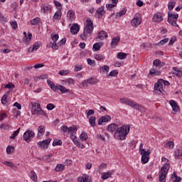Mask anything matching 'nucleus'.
Segmentation results:
<instances>
[{"mask_svg": "<svg viewBox=\"0 0 182 182\" xmlns=\"http://www.w3.org/2000/svg\"><path fill=\"white\" fill-rule=\"evenodd\" d=\"M107 132H110V133H114V137L117 140H124L126 136L130 132V126L122 125L119 128L117 124H111L107 127Z\"/></svg>", "mask_w": 182, "mask_h": 182, "instance_id": "obj_1", "label": "nucleus"}, {"mask_svg": "<svg viewBox=\"0 0 182 182\" xmlns=\"http://www.w3.org/2000/svg\"><path fill=\"white\" fill-rule=\"evenodd\" d=\"M121 103H124V105H127L128 106H130L132 107V109H135V110H138V112H141V113H145L146 112V108L144 107L139 105L136 102H134L127 98H120L119 99Z\"/></svg>", "mask_w": 182, "mask_h": 182, "instance_id": "obj_2", "label": "nucleus"}, {"mask_svg": "<svg viewBox=\"0 0 182 182\" xmlns=\"http://www.w3.org/2000/svg\"><path fill=\"white\" fill-rule=\"evenodd\" d=\"M170 170V161L168 159L166 160V162L163 165L159 171V181L160 182H166V176Z\"/></svg>", "mask_w": 182, "mask_h": 182, "instance_id": "obj_3", "label": "nucleus"}, {"mask_svg": "<svg viewBox=\"0 0 182 182\" xmlns=\"http://www.w3.org/2000/svg\"><path fill=\"white\" fill-rule=\"evenodd\" d=\"M93 32V23H88L84 28V32L80 35L81 39L82 41H86L87 39V35H90Z\"/></svg>", "mask_w": 182, "mask_h": 182, "instance_id": "obj_4", "label": "nucleus"}, {"mask_svg": "<svg viewBox=\"0 0 182 182\" xmlns=\"http://www.w3.org/2000/svg\"><path fill=\"white\" fill-rule=\"evenodd\" d=\"M33 137H35V132L32 130H27L23 135V139L26 143H30Z\"/></svg>", "mask_w": 182, "mask_h": 182, "instance_id": "obj_5", "label": "nucleus"}, {"mask_svg": "<svg viewBox=\"0 0 182 182\" xmlns=\"http://www.w3.org/2000/svg\"><path fill=\"white\" fill-rule=\"evenodd\" d=\"M177 19H178V14H173L172 13L168 14V23H177Z\"/></svg>", "mask_w": 182, "mask_h": 182, "instance_id": "obj_6", "label": "nucleus"}, {"mask_svg": "<svg viewBox=\"0 0 182 182\" xmlns=\"http://www.w3.org/2000/svg\"><path fill=\"white\" fill-rule=\"evenodd\" d=\"M80 30V26L77 23H73L70 28V32L72 35H77L79 31Z\"/></svg>", "mask_w": 182, "mask_h": 182, "instance_id": "obj_7", "label": "nucleus"}, {"mask_svg": "<svg viewBox=\"0 0 182 182\" xmlns=\"http://www.w3.org/2000/svg\"><path fill=\"white\" fill-rule=\"evenodd\" d=\"M169 105H171L172 109H173V114H176L178 110H180V107L177 105V102L174 101L173 100L169 101Z\"/></svg>", "mask_w": 182, "mask_h": 182, "instance_id": "obj_8", "label": "nucleus"}, {"mask_svg": "<svg viewBox=\"0 0 182 182\" xmlns=\"http://www.w3.org/2000/svg\"><path fill=\"white\" fill-rule=\"evenodd\" d=\"M86 83H88V85H97V83H99V80L95 77H91L82 82V85H86Z\"/></svg>", "mask_w": 182, "mask_h": 182, "instance_id": "obj_9", "label": "nucleus"}, {"mask_svg": "<svg viewBox=\"0 0 182 182\" xmlns=\"http://www.w3.org/2000/svg\"><path fill=\"white\" fill-rule=\"evenodd\" d=\"M154 89L156 90H158L159 92H160V93H162V94H164L166 92L164 91V90H163V84L161 82L160 80H159L158 82L155 83Z\"/></svg>", "mask_w": 182, "mask_h": 182, "instance_id": "obj_10", "label": "nucleus"}, {"mask_svg": "<svg viewBox=\"0 0 182 182\" xmlns=\"http://www.w3.org/2000/svg\"><path fill=\"white\" fill-rule=\"evenodd\" d=\"M32 106V114L35 115L38 112V110L41 109V104L31 102Z\"/></svg>", "mask_w": 182, "mask_h": 182, "instance_id": "obj_11", "label": "nucleus"}, {"mask_svg": "<svg viewBox=\"0 0 182 182\" xmlns=\"http://www.w3.org/2000/svg\"><path fill=\"white\" fill-rule=\"evenodd\" d=\"M105 14H106V11H105V8L103 6H101L99 9H97V10L96 11L95 16L96 18H102V16H103Z\"/></svg>", "mask_w": 182, "mask_h": 182, "instance_id": "obj_12", "label": "nucleus"}, {"mask_svg": "<svg viewBox=\"0 0 182 182\" xmlns=\"http://www.w3.org/2000/svg\"><path fill=\"white\" fill-rule=\"evenodd\" d=\"M50 139H46L38 142V144L41 149H48V145L50 143Z\"/></svg>", "mask_w": 182, "mask_h": 182, "instance_id": "obj_13", "label": "nucleus"}, {"mask_svg": "<svg viewBox=\"0 0 182 182\" xmlns=\"http://www.w3.org/2000/svg\"><path fill=\"white\" fill-rule=\"evenodd\" d=\"M41 48V43L39 42H36L32 47H29L28 52L33 53L35 50H38Z\"/></svg>", "mask_w": 182, "mask_h": 182, "instance_id": "obj_14", "label": "nucleus"}, {"mask_svg": "<svg viewBox=\"0 0 182 182\" xmlns=\"http://www.w3.org/2000/svg\"><path fill=\"white\" fill-rule=\"evenodd\" d=\"M153 22H156V23L163 22V16H161V14L156 13L153 17Z\"/></svg>", "mask_w": 182, "mask_h": 182, "instance_id": "obj_15", "label": "nucleus"}, {"mask_svg": "<svg viewBox=\"0 0 182 182\" xmlns=\"http://www.w3.org/2000/svg\"><path fill=\"white\" fill-rule=\"evenodd\" d=\"M31 41H32V34L31 33V32H28V36H24V38H23V42L26 45H29V43H31Z\"/></svg>", "mask_w": 182, "mask_h": 182, "instance_id": "obj_16", "label": "nucleus"}, {"mask_svg": "<svg viewBox=\"0 0 182 182\" xmlns=\"http://www.w3.org/2000/svg\"><path fill=\"white\" fill-rule=\"evenodd\" d=\"M97 39H100V41H104V39H107V33L105 31H101L98 32V36Z\"/></svg>", "mask_w": 182, "mask_h": 182, "instance_id": "obj_17", "label": "nucleus"}, {"mask_svg": "<svg viewBox=\"0 0 182 182\" xmlns=\"http://www.w3.org/2000/svg\"><path fill=\"white\" fill-rule=\"evenodd\" d=\"M67 18L68 22H73V21H75V11H73V10L68 11V12L67 13Z\"/></svg>", "mask_w": 182, "mask_h": 182, "instance_id": "obj_18", "label": "nucleus"}, {"mask_svg": "<svg viewBox=\"0 0 182 182\" xmlns=\"http://www.w3.org/2000/svg\"><path fill=\"white\" fill-rule=\"evenodd\" d=\"M110 120H112V118L109 115L102 117L98 120V124L100 126L102 123H107V122H110Z\"/></svg>", "mask_w": 182, "mask_h": 182, "instance_id": "obj_19", "label": "nucleus"}, {"mask_svg": "<svg viewBox=\"0 0 182 182\" xmlns=\"http://www.w3.org/2000/svg\"><path fill=\"white\" fill-rule=\"evenodd\" d=\"M131 23H141V16L140 14H136L132 20Z\"/></svg>", "mask_w": 182, "mask_h": 182, "instance_id": "obj_20", "label": "nucleus"}, {"mask_svg": "<svg viewBox=\"0 0 182 182\" xmlns=\"http://www.w3.org/2000/svg\"><path fill=\"white\" fill-rule=\"evenodd\" d=\"M153 65L155 68H159V69H160V68H163V66H164V63L161 62L159 59H156L154 60Z\"/></svg>", "mask_w": 182, "mask_h": 182, "instance_id": "obj_21", "label": "nucleus"}, {"mask_svg": "<svg viewBox=\"0 0 182 182\" xmlns=\"http://www.w3.org/2000/svg\"><path fill=\"white\" fill-rule=\"evenodd\" d=\"M102 180H107L109 177H112V175L113 174V171H109L108 172L102 173Z\"/></svg>", "mask_w": 182, "mask_h": 182, "instance_id": "obj_22", "label": "nucleus"}, {"mask_svg": "<svg viewBox=\"0 0 182 182\" xmlns=\"http://www.w3.org/2000/svg\"><path fill=\"white\" fill-rule=\"evenodd\" d=\"M41 9H43V14H46L48 11L50 12L52 11V6L50 4H46L42 6Z\"/></svg>", "mask_w": 182, "mask_h": 182, "instance_id": "obj_23", "label": "nucleus"}, {"mask_svg": "<svg viewBox=\"0 0 182 182\" xmlns=\"http://www.w3.org/2000/svg\"><path fill=\"white\" fill-rule=\"evenodd\" d=\"M102 46H103V43H95L92 46V49L97 52V50H100Z\"/></svg>", "mask_w": 182, "mask_h": 182, "instance_id": "obj_24", "label": "nucleus"}, {"mask_svg": "<svg viewBox=\"0 0 182 182\" xmlns=\"http://www.w3.org/2000/svg\"><path fill=\"white\" fill-rule=\"evenodd\" d=\"M120 42V37L113 38L111 42V46L114 47L117 46V43Z\"/></svg>", "mask_w": 182, "mask_h": 182, "instance_id": "obj_25", "label": "nucleus"}, {"mask_svg": "<svg viewBox=\"0 0 182 182\" xmlns=\"http://www.w3.org/2000/svg\"><path fill=\"white\" fill-rule=\"evenodd\" d=\"M60 18H62V13L60 12V11H57L53 16V20L58 21L60 19Z\"/></svg>", "mask_w": 182, "mask_h": 182, "instance_id": "obj_26", "label": "nucleus"}, {"mask_svg": "<svg viewBox=\"0 0 182 182\" xmlns=\"http://www.w3.org/2000/svg\"><path fill=\"white\" fill-rule=\"evenodd\" d=\"M161 73L160 71L156 70V68H152L149 71L151 76H159Z\"/></svg>", "mask_w": 182, "mask_h": 182, "instance_id": "obj_27", "label": "nucleus"}, {"mask_svg": "<svg viewBox=\"0 0 182 182\" xmlns=\"http://www.w3.org/2000/svg\"><path fill=\"white\" fill-rule=\"evenodd\" d=\"M89 123L92 127H95L96 126V117H90L89 118Z\"/></svg>", "mask_w": 182, "mask_h": 182, "instance_id": "obj_28", "label": "nucleus"}, {"mask_svg": "<svg viewBox=\"0 0 182 182\" xmlns=\"http://www.w3.org/2000/svg\"><path fill=\"white\" fill-rule=\"evenodd\" d=\"M65 170V165L58 164L55 168V171H63Z\"/></svg>", "mask_w": 182, "mask_h": 182, "instance_id": "obj_29", "label": "nucleus"}, {"mask_svg": "<svg viewBox=\"0 0 182 182\" xmlns=\"http://www.w3.org/2000/svg\"><path fill=\"white\" fill-rule=\"evenodd\" d=\"M109 66L108 65H103L100 68V73H107L109 72Z\"/></svg>", "mask_w": 182, "mask_h": 182, "instance_id": "obj_30", "label": "nucleus"}, {"mask_svg": "<svg viewBox=\"0 0 182 182\" xmlns=\"http://www.w3.org/2000/svg\"><path fill=\"white\" fill-rule=\"evenodd\" d=\"M150 153L149 151H146L145 149H141L140 152L141 157H150Z\"/></svg>", "mask_w": 182, "mask_h": 182, "instance_id": "obj_31", "label": "nucleus"}, {"mask_svg": "<svg viewBox=\"0 0 182 182\" xmlns=\"http://www.w3.org/2000/svg\"><path fill=\"white\" fill-rule=\"evenodd\" d=\"M117 58L120 60L126 59V58H127V54L120 52L117 54Z\"/></svg>", "mask_w": 182, "mask_h": 182, "instance_id": "obj_32", "label": "nucleus"}, {"mask_svg": "<svg viewBox=\"0 0 182 182\" xmlns=\"http://www.w3.org/2000/svg\"><path fill=\"white\" fill-rule=\"evenodd\" d=\"M31 178L33 180V181H38V176L36 175V173H35L33 171H31Z\"/></svg>", "mask_w": 182, "mask_h": 182, "instance_id": "obj_33", "label": "nucleus"}, {"mask_svg": "<svg viewBox=\"0 0 182 182\" xmlns=\"http://www.w3.org/2000/svg\"><path fill=\"white\" fill-rule=\"evenodd\" d=\"M52 154H48V155H44L43 156V160H46V161H48V163H50V161H53V159H49L50 157H52Z\"/></svg>", "mask_w": 182, "mask_h": 182, "instance_id": "obj_34", "label": "nucleus"}, {"mask_svg": "<svg viewBox=\"0 0 182 182\" xmlns=\"http://www.w3.org/2000/svg\"><path fill=\"white\" fill-rule=\"evenodd\" d=\"M58 90L61 92V93H68L69 92V90L67 89L66 87H63V85H58Z\"/></svg>", "mask_w": 182, "mask_h": 182, "instance_id": "obj_35", "label": "nucleus"}, {"mask_svg": "<svg viewBox=\"0 0 182 182\" xmlns=\"http://www.w3.org/2000/svg\"><path fill=\"white\" fill-rule=\"evenodd\" d=\"M182 156V147L178 148L175 151V156L176 157H181Z\"/></svg>", "mask_w": 182, "mask_h": 182, "instance_id": "obj_36", "label": "nucleus"}, {"mask_svg": "<svg viewBox=\"0 0 182 182\" xmlns=\"http://www.w3.org/2000/svg\"><path fill=\"white\" fill-rule=\"evenodd\" d=\"M80 139L82 141H86V140H87V134H86V132H82L80 136Z\"/></svg>", "mask_w": 182, "mask_h": 182, "instance_id": "obj_37", "label": "nucleus"}, {"mask_svg": "<svg viewBox=\"0 0 182 182\" xmlns=\"http://www.w3.org/2000/svg\"><path fill=\"white\" fill-rule=\"evenodd\" d=\"M141 160L142 164H146V163H149V160H150V156H141Z\"/></svg>", "mask_w": 182, "mask_h": 182, "instance_id": "obj_38", "label": "nucleus"}, {"mask_svg": "<svg viewBox=\"0 0 182 182\" xmlns=\"http://www.w3.org/2000/svg\"><path fill=\"white\" fill-rule=\"evenodd\" d=\"M77 132V128L75 125H73L68 128V133H75Z\"/></svg>", "mask_w": 182, "mask_h": 182, "instance_id": "obj_39", "label": "nucleus"}, {"mask_svg": "<svg viewBox=\"0 0 182 182\" xmlns=\"http://www.w3.org/2000/svg\"><path fill=\"white\" fill-rule=\"evenodd\" d=\"M166 147H168L169 149H174V141H169L166 142Z\"/></svg>", "mask_w": 182, "mask_h": 182, "instance_id": "obj_40", "label": "nucleus"}, {"mask_svg": "<svg viewBox=\"0 0 182 182\" xmlns=\"http://www.w3.org/2000/svg\"><path fill=\"white\" fill-rule=\"evenodd\" d=\"M174 6H176V2L175 1H171L168 4V9L169 11H172V9H174Z\"/></svg>", "mask_w": 182, "mask_h": 182, "instance_id": "obj_41", "label": "nucleus"}, {"mask_svg": "<svg viewBox=\"0 0 182 182\" xmlns=\"http://www.w3.org/2000/svg\"><path fill=\"white\" fill-rule=\"evenodd\" d=\"M14 150H15V148L12 146H9L6 148V153L7 154H11V153H14Z\"/></svg>", "mask_w": 182, "mask_h": 182, "instance_id": "obj_42", "label": "nucleus"}, {"mask_svg": "<svg viewBox=\"0 0 182 182\" xmlns=\"http://www.w3.org/2000/svg\"><path fill=\"white\" fill-rule=\"evenodd\" d=\"M7 97L6 95H4L2 97H1V103L2 105H4V106H8V101L6 100Z\"/></svg>", "mask_w": 182, "mask_h": 182, "instance_id": "obj_43", "label": "nucleus"}, {"mask_svg": "<svg viewBox=\"0 0 182 182\" xmlns=\"http://www.w3.org/2000/svg\"><path fill=\"white\" fill-rule=\"evenodd\" d=\"M54 4L56 6L57 9H58V11H60L62 10V4L59 3V1L54 0Z\"/></svg>", "mask_w": 182, "mask_h": 182, "instance_id": "obj_44", "label": "nucleus"}, {"mask_svg": "<svg viewBox=\"0 0 182 182\" xmlns=\"http://www.w3.org/2000/svg\"><path fill=\"white\" fill-rule=\"evenodd\" d=\"M19 132H21V128H18L16 131H14L12 136H10V139H15L16 136H18V134H19Z\"/></svg>", "mask_w": 182, "mask_h": 182, "instance_id": "obj_45", "label": "nucleus"}, {"mask_svg": "<svg viewBox=\"0 0 182 182\" xmlns=\"http://www.w3.org/2000/svg\"><path fill=\"white\" fill-rule=\"evenodd\" d=\"M53 146H62V140L54 139V141L53 142Z\"/></svg>", "mask_w": 182, "mask_h": 182, "instance_id": "obj_46", "label": "nucleus"}, {"mask_svg": "<svg viewBox=\"0 0 182 182\" xmlns=\"http://www.w3.org/2000/svg\"><path fill=\"white\" fill-rule=\"evenodd\" d=\"M87 62L90 66H95L96 65V61L95 60H92L90 58L87 59Z\"/></svg>", "mask_w": 182, "mask_h": 182, "instance_id": "obj_47", "label": "nucleus"}, {"mask_svg": "<svg viewBox=\"0 0 182 182\" xmlns=\"http://www.w3.org/2000/svg\"><path fill=\"white\" fill-rule=\"evenodd\" d=\"M75 144L80 149H85V145L79 141H75Z\"/></svg>", "mask_w": 182, "mask_h": 182, "instance_id": "obj_48", "label": "nucleus"}, {"mask_svg": "<svg viewBox=\"0 0 182 182\" xmlns=\"http://www.w3.org/2000/svg\"><path fill=\"white\" fill-rule=\"evenodd\" d=\"M50 38L53 42H56L58 39H59V35L58 34H51Z\"/></svg>", "mask_w": 182, "mask_h": 182, "instance_id": "obj_49", "label": "nucleus"}, {"mask_svg": "<svg viewBox=\"0 0 182 182\" xmlns=\"http://www.w3.org/2000/svg\"><path fill=\"white\" fill-rule=\"evenodd\" d=\"M169 39L168 38H164V40H161V41L159 42V43L156 44V46H163L165 45V43H167L168 42Z\"/></svg>", "mask_w": 182, "mask_h": 182, "instance_id": "obj_50", "label": "nucleus"}, {"mask_svg": "<svg viewBox=\"0 0 182 182\" xmlns=\"http://www.w3.org/2000/svg\"><path fill=\"white\" fill-rule=\"evenodd\" d=\"M69 70H60L59 71L58 74L60 75L61 76H66V75H69Z\"/></svg>", "mask_w": 182, "mask_h": 182, "instance_id": "obj_51", "label": "nucleus"}, {"mask_svg": "<svg viewBox=\"0 0 182 182\" xmlns=\"http://www.w3.org/2000/svg\"><path fill=\"white\" fill-rule=\"evenodd\" d=\"M38 132L41 134H43V133H45V127L43 125L38 127Z\"/></svg>", "mask_w": 182, "mask_h": 182, "instance_id": "obj_52", "label": "nucleus"}, {"mask_svg": "<svg viewBox=\"0 0 182 182\" xmlns=\"http://www.w3.org/2000/svg\"><path fill=\"white\" fill-rule=\"evenodd\" d=\"M41 22L42 21H41V18L39 17L33 18L31 21V23H41Z\"/></svg>", "mask_w": 182, "mask_h": 182, "instance_id": "obj_53", "label": "nucleus"}, {"mask_svg": "<svg viewBox=\"0 0 182 182\" xmlns=\"http://www.w3.org/2000/svg\"><path fill=\"white\" fill-rule=\"evenodd\" d=\"M126 8H124L120 12L117 13V16H123V15H126Z\"/></svg>", "mask_w": 182, "mask_h": 182, "instance_id": "obj_54", "label": "nucleus"}, {"mask_svg": "<svg viewBox=\"0 0 182 182\" xmlns=\"http://www.w3.org/2000/svg\"><path fill=\"white\" fill-rule=\"evenodd\" d=\"M94 58L96 60H102V59H103V55L102 54H95L94 55Z\"/></svg>", "mask_w": 182, "mask_h": 182, "instance_id": "obj_55", "label": "nucleus"}, {"mask_svg": "<svg viewBox=\"0 0 182 182\" xmlns=\"http://www.w3.org/2000/svg\"><path fill=\"white\" fill-rule=\"evenodd\" d=\"M36 114H39L40 116H46V113L42 110V108L40 107V109L37 111Z\"/></svg>", "mask_w": 182, "mask_h": 182, "instance_id": "obj_56", "label": "nucleus"}, {"mask_svg": "<svg viewBox=\"0 0 182 182\" xmlns=\"http://www.w3.org/2000/svg\"><path fill=\"white\" fill-rule=\"evenodd\" d=\"M61 130L63 132V133H69V127L66 125H63L61 127Z\"/></svg>", "mask_w": 182, "mask_h": 182, "instance_id": "obj_57", "label": "nucleus"}, {"mask_svg": "<svg viewBox=\"0 0 182 182\" xmlns=\"http://www.w3.org/2000/svg\"><path fill=\"white\" fill-rule=\"evenodd\" d=\"M117 75H119V72H117L116 70H114L109 73V76L114 77L117 76Z\"/></svg>", "mask_w": 182, "mask_h": 182, "instance_id": "obj_58", "label": "nucleus"}, {"mask_svg": "<svg viewBox=\"0 0 182 182\" xmlns=\"http://www.w3.org/2000/svg\"><path fill=\"white\" fill-rule=\"evenodd\" d=\"M51 90H53V92H57L58 90H59V85H56L55 84H53V85H51V87H50Z\"/></svg>", "mask_w": 182, "mask_h": 182, "instance_id": "obj_59", "label": "nucleus"}, {"mask_svg": "<svg viewBox=\"0 0 182 182\" xmlns=\"http://www.w3.org/2000/svg\"><path fill=\"white\" fill-rule=\"evenodd\" d=\"M159 82H161V83L162 85H164L165 86H170V82L167 80H164L163 79H160Z\"/></svg>", "mask_w": 182, "mask_h": 182, "instance_id": "obj_60", "label": "nucleus"}, {"mask_svg": "<svg viewBox=\"0 0 182 182\" xmlns=\"http://www.w3.org/2000/svg\"><path fill=\"white\" fill-rule=\"evenodd\" d=\"M55 106L53 104H48L47 105L46 109L47 110H53L55 109Z\"/></svg>", "mask_w": 182, "mask_h": 182, "instance_id": "obj_61", "label": "nucleus"}, {"mask_svg": "<svg viewBox=\"0 0 182 182\" xmlns=\"http://www.w3.org/2000/svg\"><path fill=\"white\" fill-rule=\"evenodd\" d=\"M176 39L177 38H176V36L171 38L169 43H168L169 46H171L172 45H173L174 43L176 42Z\"/></svg>", "mask_w": 182, "mask_h": 182, "instance_id": "obj_62", "label": "nucleus"}, {"mask_svg": "<svg viewBox=\"0 0 182 182\" xmlns=\"http://www.w3.org/2000/svg\"><path fill=\"white\" fill-rule=\"evenodd\" d=\"M83 69V67L80 65H76L75 66V72H79Z\"/></svg>", "mask_w": 182, "mask_h": 182, "instance_id": "obj_63", "label": "nucleus"}, {"mask_svg": "<svg viewBox=\"0 0 182 182\" xmlns=\"http://www.w3.org/2000/svg\"><path fill=\"white\" fill-rule=\"evenodd\" d=\"M107 167V165H106V164H102L99 167H98V170L99 171H102V170H105V168H106Z\"/></svg>", "mask_w": 182, "mask_h": 182, "instance_id": "obj_64", "label": "nucleus"}]
</instances>
